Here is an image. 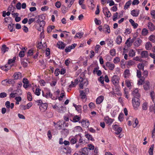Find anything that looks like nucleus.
Listing matches in <instances>:
<instances>
[{"label": "nucleus", "mask_w": 155, "mask_h": 155, "mask_svg": "<svg viewBox=\"0 0 155 155\" xmlns=\"http://www.w3.org/2000/svg\"><path fill=\"white\" fill-rule=\"evenodd\" d=\"M81 155H88L89 150L87 148L84 147L81 150Z\"/></svg>", "instance_id": "9b49d317"}, {"label": "nucleus", "mask_w": 155, "mask_h": 155, "mask_svg": "<svg viewBox=\"0 0 155 155\" xmlns=\"http://www.w3.org/2000/svg\"><path fill=\"white\" fill-rule=\"evenodd\" d=\"M13 80L12 79H6L2 81L1 82L2 84L4 85H6L8 84H12Z\"/></svg>", "instance_id": "0eeeda50"}, {"label": "nucleus", "mask_w": 155, "mask_h": 155, "mask_svg": "<svg viewBox=\"0 0 155 155\" xmlns=\"http://www.w3.org/2000/svg\"><path fill=\"white\" fill-rule=\"evenodd\" d=\"M132 3V1L131 0H129L128 2H127L125 4L124 7V9H127L131 5Z\"/></svg>", "instance_id": "c756f323"}, {"label": "nucleus", "mask_w": 155, "mask_h": 155, "mask_svg": "<svg viewBox=\"0 0 155 155\" xmlns=\"http://www.w3.org/2000/svg\"><path fill=\"white\" fill-rule=\"evenodd\" d=\"M41 89L39 88H37L35 90V94L37 96H39L40 94Z\"/></svg>", "instance_id": "69168bd1"}, {"label": "nucleus", "mask_w": 155, "mask_h": 155, "mask_svg": "<svg viewBox=\"0 0 155 155\" xmlns=\"http://www.w3.org/2000/svg\"><path fill=\"white\" fill-rule=\"evenodd\" d=\"M120 65L121 68L124 69L125 68V65L126 64V61L124 59H122L120 61Z\"/></svg>", "instance_id": "4c0bfd02"}, {"label": "nucleus", "mask_w": 155, "mask_h": 155, "mask_svg": "<svg viewBox=\"0 0 155 155\" xmlns=\"http://www.w3.org/2000/svg\"><path fill=\"white\" fill-rule=\"evenodd\" d=\"M104 28L106 30V31L107 33H110V28L108 25L104 24Z\"/></svg>", "instance_id": "c9c22d12"}, {"label": "nucleus", "mask_w": 155, "mask_h": 155, "mask_svg": "<svg viewBox=\"0 0 155 155\" xmlns=\"http://www.w3.org/2000/svg\"><path fill=\"white\" fill-rule=\"evenodd\" d=\"M80 97L81 99H86L87 94L86 93H85L84 91L81 90L80 91Z\"/></svg>", "instance_id": "ddd939ff"}, {"label": "nucleus", "mask_w": 155, "mask_h": 155, "mask_svg": "<svg viewBox=\"0 0 155 155\" xmlns=\"http://www.w3.org/2000/svg\"><path fill=\"white\" fill-rule=\"evenodd\" d=\"M90 4L89 5V7L91 9H93L94 8V5L93 4L94 1L93 0H89Z\"/></svg>", "instance_id": "2f4dec72"}, {"label": "nucleus", "mask_w": 155, "mask_h": 155, "mask_svg": "<svg viewBox=\"0 0 155 155\" xmlns=\"http://www.w3.org/2000/svg\"><path fill=\"white\" fill-rule=\"evenodd\" d=\"M119 78L117 75L113 76L111 79V81L113 84L115 86H117L119 82Z\"/></svg>", "instance_id": "f03ea898"}, {"label": "nucleus", "mask_w": 155, "mask_h": 155, "mask_svg": "<svg viewBox=\"0 0 155 155\" xmlns=\"http://www.w3.org/2000/svg\"><path fill=\"white\" fill-rule=\"evenodd\" d=\"M73 106L75 108L76 110L78 112L80 111L82 108V107L81 105H77L75 104H73Z\"/></svg>", "instance_id": "58836bf2"}, {"label": "nucleus", "mask_w": 155, "mask_h": 155, "mask_svg": "<svg viewBox=\"0 0 155 155\" xmlns=\"http://www.w3.org/2000/svg\"><path fill=\"white\" fill-rule=\"evenodd\" d=\"M83 32H78L76 34L74 38H81L83 37Z\"/></svg>", "instance_id": "7c9ffc66"}, {"label": "nucleus", "mask_w": 155, "mask_h": 155, "mask_svg": "<svg viewBox=\"0 0 155 155\" xmlns=\"http://www.w3.org/2000/svg\"><path fill=\"white\" fill-rule=\"evenodd\" d=\"M148 27L149 29L151 31H153L155 30V26L151 22H149L148 23Z\"/></svg>", "instance_id": "393cba45"}, {"label": "nucleus", "mask_w": 155, "mask_h": 155, "mask_svg": "<svg viewBox=\"0 0 155 155\" xmlns=\"http://www.w3.org/2000/svg\"><path fill=\"white\" fill-rule=\"evenodd\" d=\"M78 135H76L74 137H73L70 138V142L72 144H74L77 142Z\"/></svg>", "instance_id": "a211bd4d"}, {"label": "nucleus", "mask_w": 155, "mask_h": 155, "mask_svg": "<svg viewBox=\"0 0 155 155\" xmlns=\"http://www.w3.org/2000/svg\"><path fill=\"white\" fill-rule=\"evenodd\" d=\"M99 67L95 68L93 70V72L94 74H96L98 76H100L101 75L102 72L101 70H99Z\"/></svg>", "instance_id": "1a4fd4ad"}, {"label": "nucleus", "mask_w": 155, "mask_h": 155, "mask_svg": "<svg viewBox=\"0 0 155 155\" xmlns=\"http://www.w3.org/2000/svg\"><path fill=\"white\" fill-rule=\"evenodd\" d=\"M113 129L115 131V134H119L122 131V128L120 127L119 125L115 124L112 126Z\"/></svg>", "instance_id": "7ed1b4c3"}, {"label": "nucleus", "mask_w": 155, "mask_h": 155, "mask_svg": "<svg viewBox=\"0 0 155 155\" xmlns=\"http://www.w3.org/2000/svg\"><path fill=\"white\" fill-rule=\"evenodd\" d=\"M94 22L96 25H101V22L100 20H98L97 18L94 19Z\"/></svg>", "instance_id": "338daca9"}, {"label": "nucleus", "mask_w": 155, "mask_h": 155, "mask_svg": "<svg viewBox=\"0 0 155 155\" xmlns=\"http://www.w3.org/2000/svg\"><path fill=\"white\" fill-rule=\"evenodd\" d=\"M16 60V57H14L13 58L11 59L8 60V64H10L12 63L15 62V60Z\"/></svg>", "instance_id": "e2e57ef3"}, {"label": "nucleus", "mask_w": 155, "mask_h": 155, "mask_svg": "<svg viewBox=\"0 0 155 155\" xmlns=\"http://www.w3.org/2000/svg\"><path fill=\"white\" fill-rule=\"evenodd\" d=\"M125 82L127 86L128 87H130L133 84L130 81L128 80H126Z\"/></svg>", "instance_id": "de8ad7c7"}, {"label": "nucleus", "mask_w": 155, "mask_h": 155, "mask_svg": "<svg viewBox=\"0 0 155 155\" xmlns=\"http://www.w3.org/2000/svg\"><path fill=\"white\" fill-rule=\"evenodd\" d=\"M81 123L82 126L85 128L88 127L89 125V123L88 121H86L85 120H83Z\"/></svg>", "instance_id": "b1692460"}, {"label": "nucleus", "mask_w": 155, "mask_h": 155, "mask_svg": "<svg viewBox=\"0 0 155 155\" xmlns=\"http://www.w3.org/2000/svg\"><path fill=\"white\" fill-rule=\"evenodd\" d=\"M118 17V13L117 12H116L115 14H114L113 16V21H115L117 19Z\"/></svg>", "instance_id": "680f3d73"}, {"label": "nucleus", "mask_w": 155, "mask_h": 155, "mask_svg": "<svg viewBox=\"0 0 155 155\" xmlns=\"http://www.w3.org/2000/svg\"><path fill=\"white\" fill-rule=\"evenodd\" d=\"M5 106L7 108H11L12 109L14 107V104L13 103H11L10 104V102L7 101L5 103Z\"/></svg>", "instance_id": "f8f14e48"}, {"label": "nucleus", "mask_w": 155, "mask_h": 155, "mask_svg": "<svg viewBox=\"0 0 155 155\" xmlns=\"http://www.w3.org/2000/svg\"><path fill=\"white\" fill-rule=\"evenodd\" d=\"M141 56L143 58H147L148 57V52L147 51H142L141 53Z\"/></svg>", "instance_id": "5701e85b"}, {"label": "nucleus", "mask_w": 155, "mask_h": 155, "mask_svg": "<svg viewBox=\"0 0 155 155\" xmlns=\"http://www.w3.org/2000/svg\"><path fill=\"white\" fill-rule=\"evenodd\" d=\"M142 42V41L139 38L136 39V47L140 46Z\"/></svg>", "instance_id": "4d7b16f0"}, {"label": "nucleus", "mask_w": 155, "mask_h": 155, "mask_svg": "<svg viewBox=\"0 0 155 155\" xmlns=\"http://www.w3.org/2000/svg\"><path fill=\"white\" fill-rule=\"evenodd\" d=\"M63 151L65 153L70 154L71 153V150L70 147H67L64 148Z\"/></svg>", "instance_id": "6ab92c4d"}, {"label": "nucleus", "mask_w": 155, "mask_h": 155, "mask_svg": "<svg viewBox=\"0 0 155 155\" xmlns=\"http://www.w3.org/2000/svg\"><path fill=\"white\" fill-rule=\"evenodd\" d=\"M57 46L59 49H63L64 48L65 45L64 42L62 41H59L57 43Z\"/></svg>", "instance_id": "f3484780"}, {"label": "nucleus", "mask_w": 155, "mask_h": 155, "mask_svg": "<svg viewBox=\"0 0 155 155\" xmlns=\"http://www.w3.org/2000/svg\"><path fill=\"white\" fill-rule=\"evenodd\" d=\"M22 77L21 74L19 72L15 73L14 75V78L16 80L20 79Z\"/></svg>", "instance_id": "dca6fc26"}, {"label": "nucleus", "mask_w": 155, "mask_h": 155, "mask_svg": "<svg viewBox=\"0 0 155 155\" xmlns=\"http://www.w3.org/2000/svg\"><path fill=\"white\" fill-rule=\"evenodd\" d=\"M132 95L133 96V98L132 99V103L133 104V105L134 108L135 107V105H136V100H135V97L136 96V92L135 91V90H134L132 92Z\"/></svg>", "instance_id": "9d476101"}, {"label": "nucleus", "mask_w": 155, "mask_h": 155, "mask_svg": "<svg viewBox=\"0 0 155 155\" xmlns=\"http://www.w3.org/2000/svg\"><path fill=\"white\" fill-rule=\"evenodd\" d=\"M124 77L125 78H128L130 76L129 70L126 69L124 71Z\"/></svg>", "instance_id": "bb28decb"}, {"label": "nucleus", "mask_w": 155, "mask_h": 155, "mask_svg": "<svg viewBox=\"0 0 155 155\" xmlns=\"http://www.w3.org/2000/svg\"><path fill=\"white\" fill-rule=\"evenodd\" d=\"M124 118V114L123 113H120L118 117L119 120L121 122L123 121Z\"/></svg>", "instance_id": "c03bdc74"}, {"label": "nucleus", "mask_w": 155, "mask_h": 155, "mask_svg": "<svg viewBox=\"0 0 155 155\" xmlns=\"http://www.w3.org/2000/svg\"><path fill=\"white\" fill-rule=\"evenodd\" d=\"M144 78L142 77L138 81L137 84L138 85H141L142 84L143 82Z\"/></svg>", "instance_id": "bf43d9fd"}, {"label": "nucleus", "mask_w": 155, "mask_h": 155, "mask_svg": "<svg viewBox=\"0 0 155 155\" xmlns=\"http://www.w3.org/2000/svg\"><path fill=\"white\" fill-rule=\"evenodd\" d=\"M120 61V59L119 57L115 58L113 60V62L115 64H117L119 63Z\"/></svg>", "instance_id": "79ce46f5"}, {"label": "nucleus", "mask_w": 155, "mask_h": 155, "mask_svg": "<svg viewBox=\"0 0 155 155\" xmlns=\"http://www.w3.org/2000/svg\"><path fill=\"white\" fill-rule=\"evenodd\" d=\"M103 67L106 70L108 69L110 71H113L115 68V65L114 63L107 61L105 63V65H103Z\"/></svg>", "instance_id": "f257e3e1"}, {"label": "nucleus", "mask_w": 155, "mask_h": 155, "mask_svg": "<svg viewBox=\"0 0 155 155\" xmlns=\"http://www.w3.org/2000/svg\"><path fill=\"white\" fill-rule=\"evenodd\" d=\"M9 49V48L7 47L5 45H2L1 48L2 53L4 54L5 52L8 51Z\"/></svg>", "instance_id": "4468645a"}, {"label": "nucleus", "mask_w": 155, "mask_h": 155, "mask_svg": "<svg viewBox=\"0 0 155 155\" xmlns=\"http://www.w3.org/2000/svg\"><path fill=\"white\" fill-rule=\"evenodd\" d=\"M154 145L152 144L151 145L150 147V148L148 152L150 155H153V150Z\"/></svg>", "instance_id": "e433bc0d"}, {"label": "nucleus", "mask_w": 155, "mask_h": 155, "mask_svg": "<svg viewBox=\"0 0 155 155\" xmlns=\"http://www.w3.org/2000/svg\"><path fill=\"white\" fill-rule=\"evenodd\" d=\"M48 105L46 103H44L39 106V108L41 112H45L47 109Z\"/></svg>", "instance_id": "423d86ee"}, {"label": "nucleus", "mask_w": 155, "mask_h": 155, "mask_svg": "<svg viewBox=\"0 0 155 155\" xmlns=\"http://www.w3.org/2000/svg\"><path fill=\"white\" fill-rule=\"evenodd\" d=\"M135 52L134 50L131 49L130 50L129 53V56L131 57H133L135 56Z\"/></svg>", "instance_id": "f704fd0d"}, {"label": "nucleus", "mask_w": 155, "mask_h": 155, "mask_svg": "<svg viewBox=\"0 0 155 155\" xmlns=\"http://www.w3.org/2000/svg\"><path fill=\"white\" fill-rule=\"evenodd\" d=\"M78 138H79L78 143H79L81 145H84L85 143V140L80 135H78Z\"/></svg>", "instance_id": "2eb2a0df"}, {"label": "nucleus", "mask_w": 155, "mask_h": 155, "mask_svg": "<svg viewBox=\"0 0 155 155\" xmlns=\"http://www.w3.org/2000/svg\"><path fill=\"white\" fill-rule=\"evenodd\" d=\"M64 92H62L61 94H60V95L59 97L58 96V100H59V101H61L62 100L63 98V97L64 96Z\"/></svg>", "instance_id": "0e129e2a"}, {"label": "nucleus", "mask_w": 155, "mask_h": 155, "mask_svg": "<svg viewBox=\"0 0 155 155\" xmlns=\"http://www.w3.org/2000/svg\"><path fill=\"white\" fill-rule=\"evenodd\" d=\"M149 109L151 112H153L155 114V104L154 106H151L150 107Z\"/></svg>", "instance_id": "5fc2aeb1"}, {"label": "nucleus", "mask_w": 155, "mask_h": 155, "mask_svg": "<svg viewBox=\"0 0 155 155\" xmlns=\"http://www.w3.org/2000/svg\"><path fill=\"white\" fill-rule=\"evenodd\" d=\"M8 28L10 32H12L13 31V24L9 25L8 26Z\"/></svg>", "instance_id": "052dcab7"}, {"label": "nucleus", "mask_w": 155, "mask_h": 155, "mask_svg": "<svg viewBox=\"0 0 155 155\" xmlns=\"http://www.w3.org/2000/svg\"><path fill=\"white\" fill-rule=\"evenodd\" d=\"M7 96V94L5 92H2L0 93V98H3Z\"/></svg>", "instance_id": "774afa93"}, {"label": "nucleus", "mask_w": 155, "mask_h": 155, "mask_svg": "<svg viewBox=\"0 0 155 155\" xmlns=\"http://www.w3.org/2000/svg\"><path fill=\"white\" fill-rule=\"evenodd\" d=\"M144 64L143 63H140L137 65V68L140 70H143Z\"/></svg>", "instance_id": "49530a36"}, {"label": "nucleus", "mask_w": 155, "mask_h": 155, "mask_svg": "<svg viewBox=\"0 0 155 155\" xmlns=\"http://www.w3.org/2000/svg\"><path fill=\"white\" fill-rule=\"evenodd\" d=\"M104 97L103 95L99 96L96 100V103L97 104H101L104 100Z\"/></svg>", "instance_id": "6e6552de"}, {"label": "nucleus", "mask_w": 155, "mask_h": 155, "mask_svg": "<svg viewBox=\"0 0 155 155\" xmlns=\"http://www.w3.org/2000/svg\"><path fill=\"white\" fill-rule=\"evenodd\" d=\"M142 109L144 110H146L147 109L148 106L147 103L145 102L143 103L142 106Z\"/></svg>", "instance_id": "09e8293b"}, {"label": "nucleus", "mask_w": 155, "mask_h": 155, "mask_svg": "<svg viewBox=\"0 0 155 155\" xmlns=\"http://www.w3.org/2000/svg\"><path fill=\"white\" fill-rule=\"evenodd\" d=\"M85 136L89 140H91L92 141L94 140V139L92 137V135L89 134H86L85 135Z\"/></svg>", "instance_id": "a19ab883"}, {"label": "nucleus", "mask_w": 155, "mask_h": 155, "mask_svg": "<svg viewBox=\"0 0 155 155\" xmlns=\"http://www.w3.org/2000/svg\"><path fill=\"white\" fill-rule=\"evenodd\" d=\"M103 12L105 16L107 18L110 17L111 16L110 12L107 8H103Z\"/></svg>", "instance_id": "39448f33"}, {"label": "nucleus", "mask_w": 155, "mask_h": 155, "mask_svg": "<svg viewBox=\"0 0 155 155\" xmlns=\"http://www.w3.org/2000/svg\"><path fill=\"white\" fill-rule=\"evenodd\" d=\"M82 130V128L80 126H77L74 128L73 131L74 132H79Z\"/></svg>", "instance_id": "cd10ccee"}, {"label": "nucleus", "mask_w": 155, "mask_h": 155, "mask_svg": "<svg viewBox=\"0 0 155 155\" xmlns=\"http://www.w3.org/2000/svg\"><path fill=\"white\" fill-rule=\"evenodd\" d=\"M42 95L43 96L47 98L49 97L52 98V94L49 91L47 92L46 94L43 93Z\"/></svg>", "instance_id": "473e14b6"}, {"label": "nucleus", "mask_w": 155, "mask_h": 155, "mask_svg": "<svg viewBox=\"0 0 155 155\" xmlns=\"http://www.w3.org/2000/svg\"><path fill=\"white\" fill-rule=\"evenodd\" d=\"M115 41L118 45H120L122 42V38L121 36L118 35Z\"/></svg>", "instance_id": "412c9836"}, {"label": "nucleus", "mask_w": 155, "mask_h": 155, "mask_svg": "<svg viewBox=\"0 0 155 155\" xmlns=\"http://www.w3.org/2000/svg\"><path fill=\"white\" fill-rule=\"evenodd\" d=\"M149 82H147L145 84L143 85L144 89L145 90H147L149 88Z\"/></svg>", "instance_id": "3c124183"}, {"label": "nucleus", "mask_w": 155, "mask_h": 155, "mask_svg": "<svg viewBox=\"0 0 155 155\" xmlns=\"http://www.w3.org/2000/svg\"><path fill=\"white\" fill-rule=\"evenodd\" d=\"M113 104L111 103H108L107 104V105L106 106V112H109L110 110L113 107Z\"/></svg>", "instance_id": "72a5a7b5"}, {"label": "nucleus", "mask_w": 155, "mask_h": 155, "mask_svg": "<svg viewBox=\"0 0 155 155\" xmlns=\"http://www.w3.org/2000/svg\"><path fill=\"white\" fill-rule=\"evenodd\" d=\"M149 40L153 42H155V36L154 35H150L149 38Z\"/></svg>", "instance_id": "13d9d810"}, {"label": "nucleus", "mask_w": 155, "mask_h": 155, "mask_svg": "<svg viewBox=\"0 0 155 155\" xmlns=\"http://www.w3.org/2000/svg\"><path fill=\"white\" fill-rule=\"evenodd\" d=\"M81 119V117L78 115L75 116L73 118V120L70 119L71 120L74 122H78Z\"/></svg>", "instance_id": "c85d7f7f"}, {"label": "nucleus", "mask_w": 155, "mask_h": 155, "mask_svg": "<svg viewBox=\"0 0 155 155\" xmlns=\"http://www.w3.org/2000/svg\"><path fill=\"white\" fill-rule=\"evenodd\" d=\"M62 134L64 136L67 135L69 134L68 130L67 129H64L61 131Z\"/></svg>", "instance_id": "37998d69"}, {"label": "nucleus", "mask_w": 155, "mask_h": 155, "mask_svg": "<svg viewBox=\"0 0 155 155\" xmlns=\"http://www.w3.org/2000/svg\"><path fill=\"white\" fill-rule=\"evenodd\" d=\"M14 91L16 96H20L22 94V91L20 89H17Z\"/></svg>", "instance_id": "ea45409f"}, {"label": "nucleus", "mask_w": 155, "mask_h": 155, "mask_svg": "<svg viewBox=\"0 0 155 155\" xmlns=\"http://www.w3.org/2000/svg\"><path fill=\"white\" fill-rule=\"evenodd\" d=\"M104 120L106 123L109 124H111L113 121V120L108 116H106L105 117Z\"/></svg>", "instance_id": "aec40b11"}, {"label": "nucleus", "mask_w": 155, "mask_h": 155, "mask_svg": "<svg viewBox=\"0 0 155 155\" xmlns=\"http://www.w3.org/2000/svg\"><path fill=\"white\" fill-rule=\"evenodd\" d=\"M79 81L80 83L79 85V86L81 89H83V87L84 85H86L87 84V80L85 79L80 78L79 79Z\"/></svg>", "instance_id": "20e7f679"}, {"label": "nucleus", "mask_w": 155, "mask_h": 155, "mask_svg": "<svg viewBox=\"0 0 155 155\" xmlns=\"http://www.w3.org/2000/svg\"><path fill=\"white\" fill-rule=\"evenodd\" d=\"M118 110H112L111 112V114L113 117H115V115L117 114Z\"/></svg>", "instance_id": "8fccbe9b"}, {"label": "nucleus", "mask_w": 155, "mask_h": 155, "mask_svg": "<svg viewBox=\"0 0 155 155\" xmlns=\"http://www.w3.org/2000/svg\"><path fill=\"white\" fill-rule=\"evenodd\" d=\"M110 53L111 55L112 56H114L116 54V50L114 49H111L110 50Z\"/></svg>", "instance_id": "a18cd8bd"}, {"label": "nucleus", "mask_w": 155, "mask_h": 155, "mask_svg": "<svg viewBox=\"0 0 155 155\" xmlns=\"http://www.w3.org/2000/svg\"><path fill=\"white\" fill-rule=\"evenodd\" d=\"M142 34L143 35H146L148 33L147 30L146 28H143L142 31Z\"/></svg>", "instance_id": "6e6d98bb"}, {"label": "nucleus", "mask_w": 155, "mask_h": 155, "mask_svg": "<svg viewBox=\"0 0 155 155\" xmlns=\"http://www.w3.org/2000/svg\"><path fill=\"white\" fill-rule=\"evenodd\" d=\"M152 45L150 42H147L145 44V48L147 50H149L151 49Z\"/></svg>", "instance_id": "a878e982"}, {"label": "nucleus", "mask_w": 155, "mask_h": 155, "mask_svg": "<svg viewBox=\"0 0 155 155\" xmlns=\"http://www.w3.org/2000/svg\"><path fill=\"white\" fill-rule=\"evenodd\" d=\"M88 149L90 150H93L94 149V146L92 144H88L87 145Z\"/></svg>", "instance_id": "864d4df0"}, {"label": "nucleus", "mask_w": 155, "mask_h": 155, "mask_svg": "<svg viewBox=\"0 0 155 155\" xmlns=\"http://www.w3.org/2000/svg\"><path fill=\"white\" fill-rule=\"evenodd\" d=\"M27 98L29 101H31L32 100L31 94L30 92H28L27 94Z\"/></svg>", "instance_id": "603ef678"}, {"label": "nucleus", "mask_w": 155, "mask_h": 155, "mask_svg": "<svg viewBox=\"0 0 155 155\" xmlns=\"http://www.w3.org/2000/svg\"><path fill=\"white\" fill-rule=\"evenodd\" d=\"M130 38H129L126 41L125 43V44L126 45L125 46L124 48V50H125L126 49V47L127 46V48H129L131 46L132 44L130 43Z\"/></svg>", "instance_id": "4be33fe9"}]
</instances>
